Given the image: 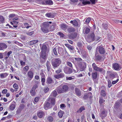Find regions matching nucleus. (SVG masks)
I'll return each instance as SVG.
<instances>
[{"instance_id": "nucleus-1", "label": "nucleus", "mask_w": 122, "mask_h": 122, "mask_svg": "<svg viewBox=\"0 0 122 122\" xmlns=\"http://www.w3.org/2000/svg\"><path fill=\"white\" fill-rule=\"evenodd\" d=\"M61 60L59 58L53 59L51 61V64L54 68L59 66L61 64Z\"/></svg>"}, {"instance_id": "nucleus-2", "label": "nucleus", "mask_w": 122, "mask_h": 122, "mask_svg": "<svg viewBox=\"0 0 122 122\" xmlns=\"http://www.w3.org/2000/svg\"><path fill=\"white\" fill-rule=\"evenodd\" d=\"M107 76H106V78L107 77L110 79H113L116 78L117 76L116 72H113L112 71H108L107 72Z\"/></svg>"}, {"instance_id": "nucleus-3", "label": "nucleus", "mask_w": 122, "mask_h": 122, "mask_svg": "<svg viewBox=\"0 0 122 122\" xmlns=\"http://www.w3.org/2000/svg\"><path fill=\"white\" fill-rule=\"evenodd\" d=\"M62 86V88L60 87L59 86V87L57 88V91L59 93H61L65 92L67 91L69 87L67 85H62L61 86Z\"/></svg>"}, {"instance_id": "nucleus-4", "label": "nucleus", "mask_w": 122, "mask_h": 122, "mask_svg": "<svg viewBox=\"0 0 122 122\" xmlns=\"http://www.w3.org/2000/svg\"><path fill=\"white\" fill-rule=\"evenodd\" d=\"M92 66L94 70L99 72L101 73H104L105 72V71L102 68L97 66L95 63H93L92 64Z\"/></svg>"}, {"instance_id": "nucleus-5", "label": "nucleus", "mask_w": 122, "mask_h": 122, "mask_svg": "<svg viewBox=\"0 0 122 122\" xmlns=\"http://www.w3.org/2000/svg\"><path fill=\"white\" fill-rule=\"evenodd\" d=\"M78 66L80 71H82L85 70L86 67V64L85 61L80 62L78 63Z\"/></svg>"}, {"instance_id": "nucleus-6", "label": "nucleus", "mask_w": 122, "mask_h": 122, "mask_svg": "<svg viewBox=\"0 0 122 122\" xmlns=\"http://www.w3.org/2000/svg\"><path fill=\"white\" fill-rule=\"evenodd\" d=\"M38 86L36 84H35L33 86L30 92V93L31 96H34L36 95V89L38 88Z\"/></svg>"}, {"instance_id": "nucleus-7", "label": "nucleus", "mask_w": 122, "mask_h": 122, "mask_svg": "<svg viewBox=\"0 0 122 122\" xmlns=\"http://www.w3.org/2000/svg\"><path fill=\"white\" fill-rule=\"evenodd\" d=\"M95 40L94 33L92 32L90 34L88 38L86 39L87 42L89 43L92 42Z\"/></svg>"}, {"instance_id": "nucleus-8", "label": "nucleus", "mask_w": 122, "mask_h": 122, "mask_svg": "<svg viewBox=\"0 0 122 122\" xmlns=\"http://www.w3.org/2000/svg\"><path fill=\"white\" fill-rule=\"evenodd\" d=\"M98 51L99 53L101 54H104L105 52L104 48L100 46L97 47L96 52H97Z\"/></svg>"}, {"instance_id": "nucleus-9", "label": "nucleus", "mask_w": 122, "mask_h": 122, "mask_svg": "<svg viewBox=\"0 0 122 122\" xmlns=\"http://www.w3.org/2000/svg\"><path fill=\"white\" fill-rule=\"evenodd\" d=\"M63 71L65 73L68 74H70L73 72L71 69L67 66L64 68Z\"/></svg>"}, {"instance_id": "nucleus-10", "label": "nucleus", "mask_w": 122, "mask_h": 122, "mask_svg": "<svg viewBox=\"0 0 122 122\" xmlns=\"http://www.w3.org/2000/svg\"><path fill=\"white\" fill-rule=\"evenodd\" d=\"M97 52H96L95 56V60L96 61L101 62L103 60V58L102 56L99 55H97Z\"/></svg>"}, {"instance_id": "nucleus-11", "label": "nucleus", "mask_w": 122, "mask_h": 122, "mask_svg": "<svg viewBox=\"0 0 122 122\" xmlns=\"http://www.w3.org/2000/svg\"><path fill=\"white\" fill-rule=\"evenodd\" d=\"M41 55H40V59H43L45 61L47 59V55L46 52H41Z\"/></svg>"}, {"instance_id": "nucleus-12", "label": "nucleus", "mask_w": 122, "mask_h": 122, "mask_svg": "<svg viewBox=\"0 0 122 122\" xmlns=\"http://www.w3.org/2000/svg\"><path fill=\"white\" fill-rule=\"evenodd\" d=\"M37 115L39 118H41L45 116V113L44 111L40 110L37 112Z\"/></svg>"}, {"instance_id": "nucleus-13", "label": "nucleus", "mask_w": 122, "mask_h": 122, "mask_svg": "<svg viewBox=\"0 0 122 122\" xmlns=\"http://www.w3.org/2000/svg\"><path fill=\"white\" fill-rule=\"evenodd\" d=\"M52 23L51 21H47L43 22L42 24L41 25V27L48 28L49 25V24H51Z\"/></svg>"}, {"instance_id": "nucleus-14", "label": "nucleus", "mask_w": 122, "mask_h": 122, "mask_svg": "<svg viewBox=\"0 0 122 122\" xmlns=\"http://www.w3.org/2000/svg\"><path fill=\"white\" fill-rule=\"evenodd\" d=\"M92 95V93L90 92L86 93L84 96L83 98L87 100L89 97L90 98L91 97Z\"/></svg>"}, {"instance_id": "nucleus-15", "label": "nucleus", "mask_w": 122, "mask_h": 122, "mask_svg": "<svg viewBox=\"0 0 122 122\" xmlns=\"http://www.w3.org/2000/svg\"><path fill=\"white\" fill-rule=\"evenodd\" d=\"M65 75L64 73H61L58 75H55L54 77L57 79H59L63 77Z\"/></svg>"}, {"instance_id": "nucleus-16", "label": "nucleus", "mask_w": 122, "mask_h": 122, "mask_svg": "<svg viewBox=\"0 0 122 122\" xmlns=\"http://www.w3.org/2000/svg\"><path fill=\"white\" fill-rule=\"evenodd\" d=\"M107 112H106L105 110H103L101 112L100 114V116L103 119L107 116Z\"/></svg>"}, {"instance_id": "nucleus-17", "label": "nucleus", "mask_w": 122, "mask_h": 122, "mask_svg": "<svg viewBox=\"0 0 122 122\" xmlns=\"http://www.w3.org/2000/svg\"><path fill=\"white\" fill-rule=\"evenodd\" d=\"M7 47V45L5 43H0V50H2L6 49Z\"/></svg>"}, {"instance_id": "nucleus-18", "label": "nucleus", "mask_w": 122, "mask_h": 122, "mask_svg": "<svg viewBox=\"0 0 122 122\" xmlns=\"http://www.w3.org/2000/svg\"><path fill=\"white\" fill-rule=\"evenodd\" d=\"M48 101L51 102V104L52 105H54L55 104V99L53 97H50L48 99Z\"/></svg>"}, {"instance_id": "nucleus-19", "label": "nucleus", "mask_w": 122, "mask_h": 122, "mask_svg": "<svg viewBox=\"0 0 122 122\" xmlns=\"http://www.w3.org/2000/svg\"><path fill=\"white\" fill-rule=\"evenodd\" d=\"M70 23L72 24L74 26L77 27L78 26V22L75 20L71 21Z\"/></svg>"}, {"instance_id": "nucleus-20", "label": "nucleus", "mask_w": 122, "mask_h": 122, "mask_svg": "<svg viewBox=\"0 0 122 122\" xmlns=\"http://www.w3.org/2000/svg\"><path fill=\"white\" fill-rule=\"evenodd\" d=\"M65 45L68 48L70 51H72L74 50H75V49L74 48V47L72 46L69 44H65Z\"/></svg>"}, {"instance_id": "nucleus-21", "label": "nucleus", "mask_w": 122, "mask_h": 122, "mask_svg": "<svg viewBox=\"0 0 122 122\" xmlns=\"http://www.w3.org/2000/svg\"><path fill=\"white\" fill-rule=\"evenodd\" d=\"M80 0L82 2V4L84 5H86L87 4H89L91 3L89 0Z\"/></svg>"}, {"instance_id": "nucleus-22", "label": "nucleus", "mask_w": 122, "mask_h": 122, "mask_svg": "<svg viewBox=\"0 0 122 122\" xmlns=\"http://www.w3.org/2000/svg\"><path fill=\"white\" fill-rule=\"evenodd\" d=\"M75 91L76 95L78 96H80L81 95V92L80 90L77 88H76L75 89Z\"/></svg>"}, {"instance_id": "nucleus-23", "label": "nucleus", "mask_w": 122, "mask_h": 122, "mask_svg": "<svg viewBox=\"0 0 122 122\" xmlns=\"http://www.w3.org/2000/svg\"><path fill=\"white\" fill-rule=\"evenodd\" d=\"M77 36L76 33H74L70 34L69 37L71 39H73L76 38Z\"/></svg>"}, {"instance_id": "nucleus-24", "label": "nucleus", "mask_w": 122, "mask_h": 122, "mask_svg": "<svg viewBox=\"0 0 122 122\" xmlns=\"http://www.w3.org/2000/svg\"><path fill=\"white\" fill-rule=\"evenodd\" d=\"M50 105V104L49 102H46L44 104V108L46 110L48 109Z\"/></svg>"}, {"instance_id": "nucleus-25", "label": "nucleus", "mask_w": 122, "mask_h": 122, "mask_svg": "<svg viewBox=\"0 0 122 122\" xmlns=\"http://www.w3.org/2000/svg\"><path fill=\"white\" fill-rule=\"evenodd\" d=\"M92 79L93 80H94V79H96L97 77V72H93L92 74Z\"/></svg>"}, {"instance_id": "nucleus-26", "label": "nucleus", "mask_w": 122, "mask_h": 122, "mask_svg": "<svg viewBox=\"0 0 122 122\" xmlns=\"http://www.w3.org/2000/svg\"><path fill=\"white\" fill-rule=\"evenodd\" d=\"M57 92L55 90L54 91L51 93V94L50 96V97H55L57 95Z\"/></svg>"}, {"instance_id": "nucleus-27", "label": "nucleus", "mask_w": 122, "mask_h": 122, "mask_svg": "<svg viewBox=\"0 0 122 122\" xmlns=\"http://www.w3.org/2000/svg\"><path fill=\"white\" fill-rule=\"evenodd\" d=\"M46 66L47 70L48 71H49L50 70L51 65L50 64V62L48 61H47Z\"/></svg>"}, {"instance_id": "nucleus-28", "label": "nucleus", "mask_w": 122, "mask_h": 122, "mask_svg": "<svg viewBox=\"0 0 122 122\" xmlns=\"http://www.w3.org/2000/svg\"><path fill=\"white\" fill-rule=\"evenodd\" d=\"M27 75L31 79L33 77V73L32 71H28L27 73Z\"/></svg>"}, {"instance_id": "nucleus-29", "label": "nucleus", "mask_w": 122, "mask_h": 122, "mask_svg": "<svg viewBox=\"0 0 122 122\" xmlns=\"http://www.w3.org/2000/svg\"><path fill=\"white\" fill-rule=\"evenodd\" d=\"M45 4L46 5H51L53 4V2L51 0H47L45 1Z\"/></svg>"}, {"instance_id": "nucleus-30", "label": "nucleus", "mask_w": 122, "mask_h": 122, "mask_svg": "<svg viewBox=\"0 0 122 122\" xmlns=\"http://www.w3.org/2000/svg\"><path fill=\"white\" fill-rule=\"evenodd\" d=\"M15 107V104L11 103L9 107V109L11 111H12L14 110Z\"/></svg>"}, {"instance_id": "nucleus-31", "label": "nucleus", "mask_w": 122, "mask_h": 122, "mask_svg": "<svg viewBox=\"0 0 122 122\" xmlns=\"http://www.w3.org/2000/svg\"><path fill=\"white\" fill-rule=\"evenodd\" d=\"M45 15L47 17L51 18H53L54 17V16L53 14L51 13H47Z\"/></svg>"}, {"instance_id": "nucleus-32", "label": "nucleus", "mask_w": 122, "mask_h": 122, "mask_svg": "<svg viewBox=\"0 0 122 122\" xmlns=\"http://www.w3.org/2000/svg\"><path fill=\"white\" fill-rule=\"evenodd\" d=\"M119 66L117 63L114 64L113 65V67L115 70H118L119 68Z\"/></svg>"}, {"instance_id": "nucleus-33", "label": "nucleus", "mask_w": 122, "mask_h": 122, "mask_svg": "<svg viewBox=\"0 0 122 122\" xmlns=\"http://www.w3.org/2000/svg\"><path fill=\"white\" fill-rule=\"evenodd\" d=\"M81 54L84 57H86L88 55L87 52L85 50H83L82 51Z\"/></svg>"}, {"instance_id": "nucleus-34", "label": "nucleus", "mask_w": 122, "mask_h": 122, "mask_svg": "<svg viewBox=\"0 0 122 122\" xmlns=\"http://www.w3.org/2000/svg\"><path fill=\"white\" fill-rule=\"evenodd\" d=\"M61 29L63 30H66L67 28V26L66 24H62L60 26Z\"/></svg>"}, {"instance_id": "nucleus-35", "label": "nucleus", "mask_w": 122, "mask_h": 122, "mask_svg": "<svg viewBox=\"0 0 122 122\" xmlns=\"http://www.w3.org/2000/svg\"><path fill=\"white\" fill-rule=\"evenodd\" d=\"M85 110V107L84 106H82L79 109L77 110V112L81 113L83 111Z\"/></svg>"}, {"instance_id": "nucleus-36", "label": "nucleus", "mask_w": 122, "mask_h": 122, "mask_svg": "<svg viewBox=\"0 0 122 122\" xmlns=\"http://www.w3.org/2000/svg\"><path fill=\"white\" fill-rule=\"evenodd\" d=\"M47 47L45 45H43L41 48V52H46L47 50Z\"/></svg>"}, {"instance_id": "nucleus-37", "label": "nucleus", "mask_w": 122, "mask_h": 122, "mask_svg": "<svg viewBox=\"0 0 122 122\" xmlns=\"http://www.w3.org/2000/svg\"><path fill=\"white\" fill-rule=\"evenodd\" d=\"M41 29L42 31L45 33H47L49 32V30L48 28L41 27Z\"/></svg>"}, {"instance_id": "nucleus-38", "label": "nucleus", "mask_w": 122, "mask_h": 122, "mask_svg": "<svg viewBox=\"0 0 122 122\" xmlns=\"http://www.w3.org/2000/svg\"><path fill=\"white\" fill-rule=\"evenodd\" d=\"M8 75V74L7 73H3L0 74V77L2 79L5 78Z\"/></svg>"}, {"instance_id": "nucleus-39", "label": "nucleus", "mask_w": 122, "mask_h": 122, "mask_svg": "<svg viewBox=\"0 0 122 122\" xmlns=\"http://www.w3.org/2000/svg\"><path fill=\"white\" fill-rule=\"evenodd\" d=\"M64 113V112L63 111L61 110L58 112V115L59 117L61 118Z\"/></svg>"}, {"instance_id": "nucleus-40", "label": "nucleus", "mask_w": 122, "mask_h": 122, "mask_svg": "<svg viewBox=\"0 0 122 122\" xmlns=\"http://www.w3.org/2000/svg\"><path fill=\"white\" fill-rule=\"evenodd\" d=\"M105 101V100L103 99L102 97H100L99 98V103L100 105H101L102 104L104 103Z\"/></svg>"}, {"instance_id": "nucleus-41", "label": "nucleus", "mask_w": 122, "mask_h": 122, "mask_svg": "<svg viewBox=\"0 0 122 122\" xmlns=\"http://www.w3.org/2000/svg\"><path fill=\"white\" fill-rule=\"evenodd\" d=\"M58 53L60 55H62L63 50L61 48L59 47L58 49Z\"/></svg>"}, {"instance_id": "nucleus-42", "label": "nucleus", "mask_w": 122, "mask_h": 122, "mask_svg": "<svg viewBox=\"0 0 122 122\" xmlns=\"http://www.w3.org/2000/svg\"><path fill=\"white\" fill-rule=\"evenodd\" d=\"M75 31V29L73 27H70L68 29V31L69 33L74 32Z\"/></svg>"}, {"instance_id": "nucleus-43", "label": "nucleus", "mask_w": 122, "mask_h": 122, "mask_svg": "<svg viewBox=\"0 0 122 122\" xmlns=\"http://www.w3.org/2000/svg\"><path fill=\"white\" fill-rule=\"evenodd\" d=\"M13 87L15 88V91L17 92L18 88V86L16 83H15L13 85Z\"/></svg>"}, {"instance_id": "nucleus-44", "label": "nucleus", "mask_w": 122, "mask_h": 122, "mask_svg": "<svg viewBox=\"0 0 122 122\" xmlns=\"http://www.w3.org/2000/svg\"><path fill=\"white\" fill-rule=\"evenodd\" d=\"M52 80L51 77H48L46 80V82L48 84H49L51 83L52 82Z\"/></svg>"}, {"instance_id": "nucleus-45", "label": "nucleus", "mask_w": 122, "mask_h": 122, "mask_svg": "<svg viewBox=\"0 0 122 122\" xmlns=\"http://www.w3.org/2000/svg\"><path fill=\"white\" fill-rule=\"evenodd\" d=\"M5 22V18L2 15H0V24L3 23Z\"/></svg>"}, {"instance_id": "nucleus-46", "label": "nucleus", "mask_w": 122, "mask_h": 122, "mask_svg": "<svg viewBox=\"0 0 122 122\" xmlns=\"http://www.w3.org/2000/svg\"><path fill=\"white\" fill-rule=\"evenodd\" d=\"M47 120L49 122H52L53 120V118L51 116H48L47 118Z\"/></svg>"}, {"instance_id": "nucleus-47", "label": "nucleus", "mask_w": 122, "mask_h": 122, "mask_svg": "<svg viewBox=\"0 0 122 122\" xmlns=\"http://www.w3.org/2000/svg\"><path fill=\"white\" fill-rule=\"evenodd\" d=\"M100 94L103 97H105L106 95V92L104 90H102Z\"/></svg>"}, {"instance_id": "nucleus-48", "label": "nucleus", "mask_w": 122, "mask_h": 122, "mask_svg": "<svg viewBox=\"0 0 122 122\" xmlns=\"http://www.w3.org/2000/svg\"><path fill=\"white\" fill-rule=\"evenodd\" d=\"M57 34L60 36L61 38H63L65 36L64 34L63 33H61V32H59L57 33Z\"/></svg>"}, {"instance_id": "nucleus-49", "label": "nucleus", "mask_w": 122, "mask_h": 122, "mask_svg": "<svg viewBox=\"0 0 122 122\" xmlns=\"http://www.w3.org/2000/svg\"><path fill=\"white\" fill-rule=\"evenodd\" d=\"M40 75L41 78H46L45 75L44 73V72L42 70H41L40 72Z\"/></svg>"}, {"instance_id": "nucleus-50", "label": "nucleus", "mask_w": 122, "mask_h": 122, "mask_svg": "<svg viewBox=\"0 0 122 122\" xmlns=\"http://www.w3.org/2000/svg\"><path fill=\"white\" fill-rule=\"evenodd\" d=\"M38 41V40H34L30 41V44L31 45H33L37 43Z\"/></svg>"}, {"instance_id": "nucleus-51", "label": "nucleus", "mask_w": 122, "mask_h": 122, "mask_svg": "<svg viewBox=\"0 0 122 122\" xmlns=\"http://www.w3.org/2000/svg\"><path fill=\"white\" fill-rule=\"evenodd\" d=\"M75 59L76 61L77 62V63L78 64V63L80 62H81L82 61H81L82 60V59L80 57H76L75 58Z\"/></svg>"}, {"instance_id": "nucleus-52", "label": "nucleus", "mask_w": 122, "mask_h": 122, "mask_svg": "<svg viewBox=\"0 0 122 122\" xmlns=\"http://www.w3.org/2000/svg\"><path fill=\"white\" fill-rule=\"evenodd\" d=\"M52 53L53 54L54 53V54L56 55H57V51L56 48H54L52 51Z\"/></svg>"}, {"instance_id": "nucleus-53", "label": "nucleus", "mask_w": 122, "mask_h": 122, "mask_svg": "<svg viewBox=\"0 0 122 122\" xmlns=\"http://www.w3.org/2000/svg\"><path fill=\"white\" fill-rule=\"evenodd\" d=\"M41 81L42 85L43 86H44L45 81V78H41Z\"/></svg>"}, {"instance_id": "nucleus-54", "label": "nucleus", "mask_w": 122, "mask_h": 122, "mask_svg": "<svg viewBox=\"0 0 122 122\" xmlns=\"http://www.w3.org/2000/svg\"><path fill=\"white\" fill-rule=\"evenodd\" d=\"M49 90V89L48 87H46L44 89V91L45 93H46Z\"/></svg>"}, {"instance_id": "nucleus-55", "label": "nucleus", "mask_w": 122, "mask_h": 122, "mask_svg": "<svg viewBox=\"0 0 122 122\" xmlns=\"http://www.w3.org/2000/svg\"><path fill=\"white\" fill-rule=\"evenodd\" d=\"M65 57H67L70 56L69 54L68 53L66 50H65Z\"/></svg>"}, {"instance_id": "nucleus-56", "label": "nucleus", "mask_w": 122, "mask_h": 122, "mask_svg": "<svg viewBox=\"0 0 122 122\" xmlns=\"http://www.w3.org/2000/svg\"><path fill=\"white\" fill-rule=\"evenodd\" d=\"M86 48L88 50L90 51L92 48V47L90 45H86Z\"/></svg>"}, {"instance_id": "nucleus-57", "label": "nucleus", "mask_w": 122, "mask_h": 122, "mask_svg": "<svg viewBox=\"0 0 122 122\" xmlns=\"http://www.w3.org/2000/svg\"><path fill=\"white\" fill-rule=\"evenodd\" d=\"M108 82V87L109 88H110L112 86L111 81L110 80H108L107 82Z\"/></svg>"}, {"instance_id": "nucleus-58", "label": "nucleus", "mask_w": 122, "mask_h": 122, "mask_svg": "<svg viewBox=\"0 0 122 122\" xmlns=\"http://www.w3.org/2000/svg\"><path fill=\"white\" fill-rule=\"evenodd\" d=\"M90 31V29L88 27L86 28L85 31V33L86 34H88Z\"/></svg>"}, {"instance_id": "nucleus-59", "label": "nucleus", "mask_w": 122, "mask_h": 122, "mask_svg": "<svg viewBox=\"0 0 122 122\" xmlns=\"http://www.w3.org/2000/svg\"><path fill=\"white\" fill-rule=\"evenodd\" d=\"M103 28L105 30H107L108 28V25L107 24H102Z\"/></svg>"}, {"instance_id": "nucleus-60", "label": "nucleus", "mask_w": 122, "mask_h": 122, "mask_svg": "<svg viewBox=\"0 0 122 122\" xmlns=\"http://www.w3.org/2000/svg\"><path fill=\"white\" fill-rule=\"evenodd\" d=\"M66 62H67V65L71 67H72V65L71 63L70 62L66 61Z\"/></svg>"}, {"instance_id": "nucleus-61", "label": "nucleus", "mask_w": 122, "mask_h": 122, "mask_svg": "<svg viewBox=\"0 0 122 122\" xmlns=\"http://www.w3.org/2000/svg\"><path fill=\"white\" fill-rule=\"evenodd\" d=\"M119 79H118L116 81H112V83L113 85H114L116 83L119 81Z\"/></svg>"}, {"instance_id": "nucleus-62", "label": "nucleus", "mask_w": 122, "mask_h": 122, "mask_svg": "<svg viewBox=\"0 0 122 122\" xmlns=\"http://www.w3.org/2000/svg\"><path fill=\"white\" fill-rule=\"evenodd\" d=\"M65 107H66L64 104H61L60 105V108L61 109H63L64 108H65Z\"/></svg>"}, {"instance_id": "nucleus-63", "label": "nucleus", "mask_w": 122, "mask_h": 122, "mask_svg": "<svg viewBox=\"0 0 122 122\" xmlns=\"http://www.w3.org/2000/svg\"><path fill=\"white\" fill-rule=\"evenodd\" d=\"M29 69V66H25L23 68L24 70L25 71H26L28 70Z\"/></svg>"}, {"instance_id": "nucleus-64", "label": "nucleus", "mask_w": 122, "mask_h": 122, "mask_svg": "<svg viewBox=\"0 0 122 122\" xmlns=\"http://www.w3.org/2000/svg\"><path fill=\"white\" fill-rule=\"evenodd\" d=\"M90 20V18H88L86 19L85 22H86V24H88L89 23Z\"/></svg>"}]
</instances>
